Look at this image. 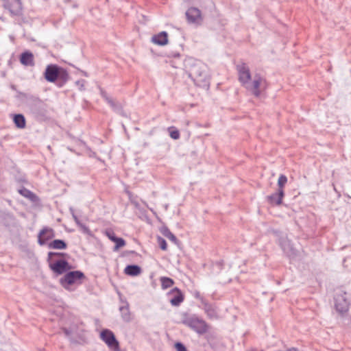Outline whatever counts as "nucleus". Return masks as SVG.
<instances>
[{
	"label": "nucleus",
	"instance_id": "obj_32",
	"mask_svg": "<svg viewBox=\"0 0 351 351\" xmlns=\"http://www.w3.org/2000/svg\"><path fill=\"white\" fill-rule=\"evenodd\" d=\"M175 348L177 351H187L185 346L181 342H177L175 344Z\"/></svg>",
	"mask_w": 351,
	"mask_h": 351
},
{
	"label": "nucleus",
	"instance_id": "obj_18",
	"mask_svg": "<svg viewBox=\"0 0 351 351\" xmlns=\"http://www.w3.org/2000/svg\"><path fill=\"white\" fill-rule=\"evenodd\" d=\"M125 274L130 276H136L141 273V268L137 265H129L124 269Z\"/></svg>",
	"mask_w": 351,
	"mask_h": 351
},
{
	"label": "nucleus",
	"instance_id": "obj_13",
	"mask_svg": "<svg viewBox=\"0 0 351 351\" xmlns=\"http://www.w3.org/2000/svg\"><path fill=\"white\" fill-rule=\"evenodd\" d=\"M285 196L284 191L277 190L276 193L267 197L268 202L271 205L280 206L282 203V199Z\"/></svg>",
	"mask_w": 351,
	"mask_h": 351
},
{
	"label": "nucleus",
	"instance_id": "obj_6",
	"mask_svg": "<svg viewBox=\"0 0 351 351\" xmlns=\"http://www.w3.org/2000/svg\"><path fill=\"white\" fill-rule=\"evenodd\" d=\"M86 278L84 274L79 270L68 271L62 278L60 280L61 285L68 289L69 286L75 284H82V280Z\"/></svg>",
	"mask_w": 351,
	"mask_h": 351
},
{
	"label": "nucleus",
	"instance_id": "obj_10",
	"mask_svg": "<svg viewBox=\"0 0 351 351\" xmlns=\"http://www.w3.org/2000/svg\"><path fill=\"white\" fill-rule=\"evenodd\" d=\"M3 6L13 16H19L22 11L21 0H2Z\"/></svg>",
	"mask_w": 351,
	"mask_h": 351
},
{
	"label": "nucleus",
	"instance_id": "obj_21",
	"mask_svg": "<svg viewBox=\"0 0 351 351\" xmlns=\"http://www.w3.org/2000/svg\"><path fill=\"white\" fill-rule=\"evenodd\" d=\"M160 232L163 236L167 237L168 239L171 241L175 244L178 245L179 243V241L176 238V237L170 231V230L167 227H162L160 230Z\"/></svg>",
	"mask_w": 351,
	"mask_h": 351
},
{
	"label": "nucleus",
	"instance_id": "obj_37",
	"mask_svg": "<svg viewBox=\"0 0 351 351\" xmlns=\"http://www.w3.org/2000/svg\"><path fill=\"white\" fill-rule=\"evenodd\" d=\"M173 56L176 57V58H179L180 57V54L179 53H175L173 55Z\"/></svg>",
	"mask_w": 351,
	"mask_h": 351
},
{
	"label": "nucleus",
	"instance_id": "obj_7",
	"mask_svg": "<svg viewBox=\"0 0 351 351\" xmlns=\"http://www.w3.org/2000/svg\"><path fill=\"white\" fill-rule=\"evenodd\" d=\"M335 307L337 311L345 313L348 311L350 306V300L347 297V293L343 289L337 292L335 297Z\"/></svg>",
	"mask_w": 351,
	"mask_h": 351
},
{
	"label": "nucleus",
	"instance_id": "obj_34",
	"mask_svg": "<svg viewBox=\"0 0 351 351\" xmlns=\"http://www.w3.org/2000/svg\"><path fill=\"white\" fill-rule=\"evenodd\" d=\"M62 330H63L64 333L66 336H69V335H71V332L69 329H67V328H62Z\"/></svg>",
	"mask_w": 351,
	"mask_h": 351
},
{
	"label": "nucleus",
	"instance_id": "obj_1",
	"mask_svg": "<svg viewBox=\"0 0 351 351\" xmlns=\"http://www.w3.org/2000/svg\"><path fill=\"white\" fill-rule=\"evenodd\" d=\"M237 71L239 75V81L243 86L256 97L261 96L262 90L267 87V82L260 74H255L252 82H250L252 76L249 66L245 62L237 65Z\"/></svg>",
	"mask_w": 351,
	"mask_h": 351
},
{
	"label": "nucleus",
	"instance_id": "obj_27",
	"mask_svg": "<svg viewBox=\"0 0 351 351\" xmlns=\"http://www.w3.org/2000/svg\"><path fill=\"white\" fill-rule=\"evenodd\" d=\"M113 242L115 243V246H114V250H117L118 249L123 247L125 245V240L123 239L119 238V237H117L115 239V241Z\"/></svg>",
	"mask_w": 351,
	"mask_h": 351
},
{
	"label": "nucleus",
	"instance_id": "obj_35",
	"mask_svg": "<svg viewBox=\"0 0 351 351\" xmlns=\"http://www.w3.org/2000/svg\"><path fill=\"white\" fill-rule=\"evenodd\" d=\"M73 219L75 221V223H77V225L78 226L80 223H81L80 221L79 220V219L77 218V217L76 215H75L74 214L73 215Z\"/></svg>",
	"mask_w": 351,
	"mask_h": 351
},
{
	"label": "nucleus",
	"instance_id": "obj_26",
	"mask_svg": "<svg viewBox=\"0 0 351 351\" xmlns=\"http://www.w3.org/2000/svg\"><path fill=\"white\" fill-rule=\"evenodd\" d=\"M103 97L105 99V100L107 101V103L113 108H117V104L116 101L112 99L111 97H108L106 93H102Z\"/></svg>",
	"mask_w": 351,
	"mask_h": 351
},
{
	"label": "nucleus",
	"instance_id": "obj_11",
	"mask_svg": "<svg viewBox=\"0 0 351 351\" xmlns=\"http://www.w3.org/2000/svg\"><path fill=\"white\" fill-rule=\"evenodd\" d=\"M50 269L56 274L60 275L71 269V267L67 261L60 259L55 263L49 262Z\"/></svg>",
	"mask_w": 351,
	"mask_h": 351
},
{
	"label": "nucleus",
	"instance_id": "obj_12",
	"mask_svg": "<svg viewBox=\"0 0 351 351\" xmlns=\"http://www.w3.org/2000/svg\"><path fill=\"white\" fill-rule=\"evenodd\" d=\"M55 237L54 231L52 228L45 227L38 235V243L40 245L46 244L47 241Z\"/></svg>",
	"mask_w": 351,
	"mask_h": 351
},
{
	"label": "nucleus",
	"instance_id": "obj_29",
	"mask_svg": "<svg viewBox=\"0 0 351 351\" xmlns=\"http://www.w3.org/2000/svg\"><path fill=\"white\" fill-rule=\"evenodd\" d=\"M65 255V253L49 252L48 253L47 260L50 262L53 256H64Z\"/></svg>",
	"mask_w": 351,
	"mask_h": 351
},
{
	"label": "nucleus",
	"instance_id": "obj_36",
	"mask_svg": "<svg viewBox=\"0 0 351 351\" xmlns=\"http://www.w3.org/2000/svg\"><path fill=\"white\" fill-rule=\"evenodd\" d=\"M247 351H263V350H258L256 348H252V349H250V350H249Z\"/></svg>",
	"mask_w": 351,
	"mask_h": 351
},
{
	"label": "nucleus",
	"instance_id": "obj_22",
	"mask_svg": "<svg viewBox=\"0 0 351 351\" xmlns=\"http://www.w3.org/2000/svg\"><path fill=\"white\" fill-rule=\"evenodd\" d=\"M119 311L121 314L122 319L125 322H129L132 319L131 313L130 312L129 306L127 304L126 306H122L119 308Z\"/></svg>",
	"mask_w": 351,
	"mask_h": 351
},
{
	"label": "nucleus",
	"instance_id": "obj_23",
	"mask_svg": "<svg viewBox=\"0 0 351 351\" xmlns=\"http://www.w3.org/2000/svg\"><path fill=\"white\" fill-rule=\"evenodd\" d=\"M160 281L161 282V287L163 289L170 288L174 284L173 280L169 277H161L160 278Z\"/></svg>",
	"mask_w": 351,
	"mask_h": 351
},
{
	"label": "nucleus",
	"instance_id": "obj_2",
	"mask_svg": "<svg viewBox=\"0 0 351 351\" xmlns=\"http://www.w3.org/2000/svg\"><path fill=\"white\" fill-rule=\"evenodd\" d=\"M28 104L30 112L36 121L43 122L50 119L49 108L40 98L30 96L28 97Z\"/></svg>",
	"mask_w": 351,
	"mask_h": 351
},
{
	"label": "nucleus",
	"instance_id": "obj_31",
	"mask_svg": "<svg viewBox=\"0 0 351 351\" xmlns=\"http://www.w3.org/2000/svg\"><path fill=\"white\" fill-rule=\"evenodd\" d=\"M78 226L80 228V230L82 231V232H84V234H88V235L91 234V232H90V229L86 225L81 223L78 225Z\"/></svg>",
	"mask_w": 351,
	"mask_h": 351
},
{
	"label": "nucleus",
	"instance_id": "obj_5",
	"mask_svg": "<svg viewBox=\"0 0 351 351\" xmlns=\"http://www.w3.org/2000/svg\"><path fill=\"white\" fill-rule=\"evenodd\" d=\"M182 323L191 328L199 335H204L208 332V325L202 319L195 315L186 316Z\"/></svg>",
	"mask_w": 351,
	"mask_h": 351
},
{
	"label": "nucleus",
	"instance_id": "obj_9",
	"mask_svg": "<svg viewBox=\"0 0 351 351\" xmlns=\"http://www.w3.org/2000/svg\"><path fill=\"white\" fill-rule=\"evenodd\" d=\"M188 23L199 25L202 23L203 16L202 12L197 8L191 7L186 12Z\"/></svg>",
	"mask_w": 351,
	"mask_h": 351
},
{
	"label": "nucleus",
	"instance_id": "obj_15",
	"mask_svg": "<svg viewBox=\"0 0 351 351\" xmlns=\"http://www.w3.org/2000/svg\"><path fill=\"white\" fill-rule=\"evenodd\" d=\"M20 62L23 65L32 66L34 65V57L29 51H25L20 55Z\"/></svg>",
	"mask_w": 351,
	"mask_h": 351
},
{
	"label": "nucleus",
	"instance_id": "obj_3",
	"mask_svg": "<svg viewBox=\"0 0 351 351\" xmlns=\"http://www.w3.org/2000/svg\"><path fill=\"white\" fill-rule=\"evenodd\" d=\"M44 76L49 82H55L57 80H60L62 83H65L69 78L66 71L56 64L48 65L45 69Z\"/></svg>",
	"mask_w": 351,
	"mask_h": 351
},
{
	"label": "nucleus",
	"instance_id": "obj_4",
	"mask_svg": "<svg viewBox=\"0 0 351 351\" xmlns=\"http://www.w3.org/2000/svg\"><path fill=\"white\" fill-rule=\"evenodd\" d=\"M189 77L197 85H204L208 80L206 65L202 62L194 63L189 69Z\"/></svg>",
	"mask_w": 351,
	"mask_h": 351
},
{
	"label": "nucleus",
	"instance_id": "obj_19",
	"mask_svg": "<svg viewBox=\"0 0 351 351\" xmlns=\"http://www.w3.org/2000/svg\"><path fill=\"white\" fill-rule=\"evenodd\" d=\"M48 247L50 249L64 250L67 247V244L62 239H55L49 243Z\"/></svg>",
	"mask_w": 351,
	"mask_h": 351
},
{
	"label": "nucleus",
	"instance_id": "obj_8",
	"mask_svg": "<svg viewBox=\"0 0 351 351\" xmlns=\"http://www.w3.org/2000/svg\"><path fill=\"white\" fill-rule=\"evenodd\" d=\"M101 339L114 351L119 350V343L114 333L109 329H104L100 333Z\"/></svg>",
	"mask_w": 351,
	"mask_h": 351
},
{
	"label": "nucleus",
	"instance_id": "obj_25",
	"mask_svg": "<svg viewBox=\"0 0 351 351\" xmlns=\"http://www.w3.org/2000/svg\"><path fill=\"white\" fill-rule=\"evenodd\" d=\"M19 193L23 196H24L31 200H32L34 199V197H35V195L32 191H30L29 190H28L25 188H23V189L19 190Z\"/></svg>",
	"mask_w": 351,
	"mask_h": 351
},
{
	"label": "nucleus",
	"instance_id": "obj_17",
	"mask_svg": "<svg viewBox=\"0 0 351 351\" xmlns=\"http://www.w3.org/2000/svg\"><path fill=\"white\" fill-rule=\"evenodd\" d=\"M202 304L204 310L210 319H217L218 317L216 308L213 304L206 301H203Z\"/></svg>",
	"mask_w": 351,
	"mask_h": 351
},
{
	"label": "nucleus",
	"instance_id": "obj_14",
	"mask_svg": "<svg viewBox=\"0 0 351 351\" xmlns=\"http://www.w3.org/2000/svg\"><path fill=\"white\" fill-rule=\"evenodd\" d=\"M170 293L173 295L170 300V303L172 306H178L183 302L184 295L178 288L175 287Z\"/></svg>",
	"mask_w": 351,
	"mask_h": 351
},
{
	"label": "nucleus",
	"instance_id": "obj_33",
	"mask_svg": "<svg viewBox=\"0 0 351 351\" xmlns=\"http://www.w3.org/2000/svg\"><path fill=\"white\" fill-rule=\"evenodd\" d=\"M170 136L175 140L180 138V132L178 130H174L170 132Z\"/></svg>",
	"mask_w": 351,
	"mask_h": 351
},
{
	"label": "nucleus",
	"instance_id": "obj_20",
	"mask_svg": "<svg viewBox=\"0 0 351 351\" xmlns=\"http://www.w3.org/2000/svg\"><path fill=\"white\" fill-rule=\"evenodd\" d=\"M13 121L18 128L23 129L26 126V120L24 115L22 114H14Z\"/></svg>",
	"mask_w": 351,
	"mask_h": 351
},
{
	"label": "nucleus",
	"instance_id": "obj_28",
	"mask_svg": "<svg viewBox=\"0 0 351 351\" xmlns=\"http://www.w3.org/2000/svg\"><path fill=\"white\" fill-rule=\"evenodd\" d=\"M158 243L162 250H167V244L166 241L161 237H158L157 238Z\"/></svg>",
	"mask_w": 351,
	"mask_h": 351
},
{
	"label": "nucleus",
	"instance_id": "obj_24",
	"mask_svg": "<svg viewBox=\"0 0 351 351\" xmlns=\"http://www.w3.org/2000/svg\"><path fill=\"white\" fill-rule=\"evenodd\" d=\"M287 178L286 176L283 175V174H281L279 178H278V190L279 191H284V186H285V184H287Z\"/></svg>",
	"mask_w": 351,
	"mask_h": 351
},
{
	"label": "nucleus",
	"instance_id": "obj_16",
	"mask_svg": "<svg viewBox=\"0 0 351 351\" xmlns=\"http://www.w3.org/2000/svg\"><path fill=\"white\" fill-rule=\"evenodd\" d=\"M152 41L158 45H165L168 43V34L166 32L160 33L152 36Z\"/></svg>",
	"mask_w": 351,
	"mask_h": 351
},
{
	"label": "nucleus",
	"instance_id": "obj_30",
	"mask_svg": "<svg viewBox=\"0 0 351 351\" xmlns=\"http://www.w3.org/2000/svg\"><path fill=\"white\" fill-rule=\"evenodd\" d=\"M106 234L108 237V238L112 241H114L115 239L117 238L115 233L112 230H107L106 231Z\"/></svg>",
	"mask_w": 351,
	"mask_h": 351
}]
</instances>
